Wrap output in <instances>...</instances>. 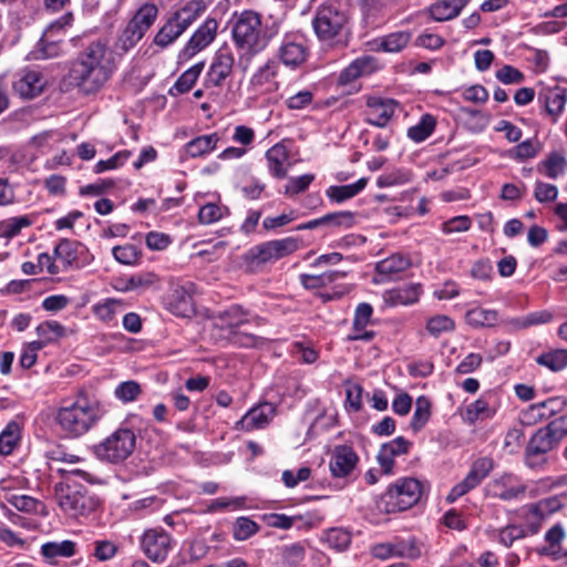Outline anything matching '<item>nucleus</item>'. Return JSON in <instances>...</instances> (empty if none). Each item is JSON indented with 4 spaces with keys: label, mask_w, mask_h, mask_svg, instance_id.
I'll return each mask as SVG.
<instances>
[{
    "label": "nucleus",
    "mask_w": 567,
    "mask_h": 567,
    "mask_svg": "<svg viewBox=\"0 0 567 567\" xmlns=\"http://www.w3.org/2000/svg\"><path fill=\"white\" fill-rule=\"evenodd\" d=\"M203 69H204V62L196 63L193 66H190L189 69H187L176 80L175 84L169 90V93L174 94V91H176L178 94H184V93L188 92L196 83Z\"/></svg>",
    "instance_id": "obj_45"
},
{
    "label": "nucleus",
    "mask_w": 567,
    "mask_h": 567,
    "mask_svg": "<svg viewBox=\"0 0 567 567\" xmlns=\"http://www.w3.org/2000/svg\"><path fill=\"white\" fill-rule=\"evenodd\" d=\"M431 416V401L425 395H421L415 401V410L411 419L410 426L414 432L424 427Z\"/></svg>",
    "instance_id": "obj_46"
},
{
    "label": "nucleus",
    "mask_w": 567,
    "mask_h": 567,
    "mask_svg": "<svg viewBox=\"0 0 567 567\" xmlns=\"http://www.w3.org/2000/svg\"><path fill=\"white\" fill-rule=\"evenodd\" d=\"M205 11L206 3L203 0H187L171 16L186 31Z\"/></svg>",
    "instance_id": "obj_30"
},
{
    "label": "nucleus",
    "mask_w": 567,
    "mask_h": 567,
    "mask_svg": "<svg viewBox=\"0 0 567 567\" xmlns=\"http://www.w3.org/2000/svg\"><path fill=\"white\" fill-rule=\"evenodd\" d=\"M288 150L281 143L275 144L266 152L268 169L274 177L281 179L287 176L288 172L285 167V163L288 161Z\"/></svg>",
    "instance_id": "obj_31"
},
{
    "label": "nucleus",
    "mask_w": 567,
    "mask_h": 567,
    "mask_svg": "<svg viewBox=\"0 0 567 567\" xmlns=\"http://www.w3.org/2000/svg\"><path fill=\"white\" fill-rule=\"evenodd\" d=\"M218 142L219 135L217 133L200 135L185 145V153L190 157H199L214 151Z\"/></svg>",
    "instance_id": "obj_36"
},
{
    "label": "nucleus",
    "mask_w": 567,
    "mask_h": 567,
    "mask_svg": "<svg viewBox=\"0 0 567 567\" xmlns=\"http://www.w3.org/2000/svg\"><path fill=\"white\" fill-rule=\"evenodd\" d=\"M435 126V117L431 114H423L420 121L408 130V137L415 143H421L433 133Z\"/></svg>",
    "instance_id": "obj_44"
},
{
    "label": "nucleus",
    "mask_w": 567,
    "mask_h": 567,
    "mask_svg": "<svg viewBox=\"0 0 567 567\" xmlns=\"http://www.w3.org/2000/svg\"><path fill=\"white\" fill-rule=\"evenodd\" d=\"M422 293L420 284H409L382 293L384 303L389 307L410 306L419 301Z\"/></svg>",
    "instance_id": "obj_25"
},
{
    "label": "nucleus",
    "mask_w": 567,
    "mask_h": 567,
    "mask_svg": "<svg viewBox=\"0 0 567 567\" xmlns=\"http://www.w3.org/2000/svg\"><path fill=\"white\" fill-rule=\"evenodd\" d=\"M378 68V61L371 55H362L344 68L338 78V83L347 85L360 76L371 74Z\"/></svg>",
    "instance_id": "obj_28"
},
{
    "label": "nucleus",
    "mask_w": 567,
    "mask_h": 567,
    "mask_svg": "<svg viewBox=\"0 0 567 567\" xmlns=\"http://www.w3.org/2000/svg\"><path fill=\"white\" fill-rule=\"evenodd\" d=\"M313 179V174H305L297 177H290L287 185L285 186V194L288 196H295L299 193H302L310 186Z\"/></svg>",
    "instance_id": "obj_64"
},
{
    "label": "nucleus",
    "mask_w": 567,
    "mask_h": 567,
    "mask_svg": "<svg viewBox=\"0 0 567 567\" xmlns=\"http://www.w3.org/2000/svg\"><path fill=\"white\" fill-rule=\"evenodd\" d=\"M279 65L274 60H268L262 66H260L251 78L254 85H264L278 75Z\"/></svg>",
    "instance_id": "obj_61"
},
{
    "label": "nucleus",
    "mask_w": 567,
    "mask_h": 567,
    "mask_svg": "<svg viewBox=\"0 0 567 567\" xmlns=\"http://www.w3.org/2000/svg\"><path fill=\"white\" fill-rule=\"evenodd\" d=\"M229 215V209L214 203H208L199 208L198 221L203 225H210Z\"/></svg>",
    "instance_id": "obj_54"
},
{
    "label": "nucleus",
    "mask_w": 567,
    "mask_h": 567,
    "mask_svg": "<svg viewBox=\"0 0 567 567\" xmlns=\"http://www.w3.org/2000/svg\"><path fill=\"white\" fill-rule=\"evenodd\" d=\"M349 19L340 3L329 0L320 4L312 19L317 38L328 44L341 42L347 37Z\"/></svg>",
    "instance_id": "obj_4"
},
{
    "label": "nucleus",
    "mask_w": 567,
    "mask_h": 567,
    "mask_svg": "<svg viewBox=\"0 0 567 567\" xmlns=\"http://www.w3.org/2000/svg\"><path fill=\"white\" fill-rule=\"evenodd\" d=\"M70 16H64L47 28L34 51L35 59L55 58L62 52L64 27L70 23Z\"/></svg>",
    "instance_id": "obj_12"
},
{
    "label": "nucleus",
    "mask_w": 567,
    "mask_h": 567,
    "mask_svg": "<svg viewBox=\"0 0 567 567\" xmlns=\"http://www.w3.org/2000/svg\"><path fill=\"white\" fill-rule=\"evenodd\" d=\"M37 333L47 343H52L65 336V328L55 320H49L37 327Z\"/></svg>",
    "instance_id": "obj_53"
},
{
    "label": "nucleus",
    "mask_w": 567,
    "mask_h": 567,
    "mask_svg": "<svg viewBox=\"0 0 567 567\" xmlns=\"http://www.w3.org/2000/svg\"><path fill=\"white\" fill-rule=\"evenodd\" d=\"M184 32V29L169 16L155 34L153 43L161 49H165L173 44Z\"/></svg>",
    "instance_id": "obj_37"
},
{
    "label": "nucleus",
    "mask_w": 567,
    "mask_h": 567,
    "mask_svg": "<svg viewBox=\"0 0 567 567\" xmlns=\"http://www.w3.org/2000/svg\"><path fill=\"white\" fill-rule=\"evenodd\" d=\"M40 553L50 565H56L62 558H70L76 554V543L70 539L62 542H47L41 545Z\"/></svg>",
    "instance_id": "obj_29"
},
{
    "label": "nucleus",
    "mask_w": 567,
    "mask_h": 567,
    "mask_svg": "<svg viewBox=\"0 0 567 567\" xmlns=\"http://www.w3.org/2000/svg\"><path fill=\"white\" fill-rule=\"evenodd\" d=\"M393 100L369 97L367 100L365 122L378 127H384L391 120L395 110Z\"/></svg>",
    "instance_id": "obj_22"
},
{
    "label": "nucleus",
    "mask_w": 567,
    "mask_h": 567,
    "mask_svg": "<svg viewBox=\"0 0 567 567\" xmlns=\"http://www.w3.org/2000/svg\"><path fill=\"white\" fill-rule=\"evenodd\" d=\"M560 439L549 424L538 429L529 439L525 449V462L528 467H536L546 462L545 455L555 449Z\"/></svg>",
    "instance_id": "obj_9"
},
{
    "label": "nucleus",
    "mask_w": 567,
    "mask_h": 567,
    "mask_svg": "<svg viewBox=\"0 0 567 567\" xmlns=\"http://www.w3.org/2000/svg\"><path fill=\"white\" fill-rule=\"evenodd\" d=\"M282 561L289 567H297L306 555V547L301 543H293L282 547Z\"/></svg>",
    "instance_id": "obj_60"
},
{
    "label": "nucleus",
    "mask_w": 567,
    "mask_h": 567,
    "mask_svg": "<svg viewBox=\"0 0 567 567\" xmlns=\"http://www.w3.org/2000/svg\"><path fill=\"white\" fill-rule=\"evenodd\" d=\"M276 414V406L272 403L265 402L251 408L237 423L236 429L250 432L264 429L269 424Z\"/></svg>",
    "instance_id": "obj_18"
},
{
    "label": "nucleus",
    "mask_w": 567,
    "mask_h": 567,
    "mask_svg": "<svg viewBox=\"0 0 567 567\" xmlns=\"http://www.w3.org/2000/svg\"><path fill=\"white\" fill-rule=\"evenodd\" d=\"M116 70L115 53L103 40L86 45L71 69V78L80 91L93 94L100 91Z\"/></svg>",
    "instance_id": "obj_1"
},
{
    "label": "nucleus",
    "mask_w": 567,
    "mask_h": 567,
    "mask_svg": "<svg viewBox=\"0 0 567 567\" xmlns=\"http://www.w3.org/2000/svg\"><path fill=\"white\" fill-rule=\"evenodd\" d=\"M470 0H437L430 7V14L436 21L456 18Z\"/></svg>",
    "instance_id": "obj_33"
},
{
    "label": "nucleus",
    "mask_w": 567,
    "mask_h": 567,
    "mask_svg": "<svg viewBox=\"0 0 567 567\" xmlns=\"http://www.w3.org/2000/svg\"><path fill=\"white\" fill-rule=\"evenodd\" d=\"M373 308L368 302H361L357 306L352 322V332L347 337L348 341H371L375 333L367 331L365 328L371 322Z\"/></svg>",
    "instance_id": "obj_24"
},
{
    "label": "nucleus",
    "mask_w": 567,
    "mask_h": 567,
    "mask_svg": "<svg viewBox=\"0 0 567 567\" xmlns=\"http://www.w3.org/2000/svg\"><path fill=\"white\" fill-rule=\"evenodd\" d=\"M31 225V220L28 216H18L3 220L0 224L1 235L7 238L17 236L22 228Z\"/></svg>",
    "instance_id": "obj_62"
},
{
    "label": "nucleus",
    "mask_w": 567,
    "mask_h": 567,
    "mask_svg": "<svg viewBox=\"0 0 567 567\" xmlns=\"http://www.w3.org/2000/svg\"><path fill=\"white\" fill-rule=\"evenodd\" d=\"M422 496L421 482L412 477H402L390 485L377 501V507L383 513L403 512L415 505Z\"/></svg>",
    "instance_id": "obj_5"
},
{
    "label": "nucleus",
    "mask_w": 567,
    "mask_h": 567,
    "mask_svg": "<svg viewBox=\"0 0 567 567\" xmlns=\"http://www.w3.org/2000/svg\"><path fill=\"white\" fill-rule=\"evenodd\" d=\"M114 259L123 265L133 266L138 264L142 251L133 244H125L122 246H115L112 249Z\"/></svg>",
    "instance_id": "obj_52"
},
{
    "label": "nucleus",
    "mask_w": 567,
    "mask_h": 567,
    "mask_svg": "<svg viewBox=\"0 0 567 567\" xmlns=\"http://www.w3.org/2000/svg\"><path fill=\"white\" fill-rule=\"evenodd\" d=\"M322 226L350 228L354 224V215L351 212H336L329 213L321 217Z\"/></svg>",
    "instance_id": "obj_58"
},
{
    "label": "nucleus",
    "mask_w": 567,
    "mask_h": 567,
    "mask_svg": "<svg viewBox=\"0 0 567 567\" xmlns=\"http://www.w3.org/2000/svg\"><path fill=\"white\" fill-rule=\"evenodd\" d=\"M218 22L214 18L206 19L193 33L178 54L179 61H188L207 48L216 38Z\"/></svg>",
    "instance_id": "obj_14"
},
{
    "label": "nucleus",
    "mask_w": 567,
    "mask_h": 567,
    "mask_svg": "<svg viewBox=\"0 0 567 567\" xmlns=\"http://www.w3.org/2000/svg\"><path fill=\"white\" fill-rule=\"evenodd\" d=\"M259 525L252 519L241 516L236 519L233 527V536L236 540H246L257 534Z\"/></svg>",
    "instance_id": "obj_56"
},
{
    "label": "nucleus",
    "mask_w": 567,
    "mask_h": 567,
    "mask_svg": "<svg viewBox=\"0 0 567 567\" xmlns=\"http://www.w3.org/2000/svg\"><path fill=\"white\" fill-rule=\"evenodd\" d=\"M145 34L138 30L137 28H134L130 22L121 33V35L117 39L116 42V49L121 51V53H126L131 49H133L144 37Z\"/></svg>",
    "instance_id": "obj_51"
},
{
    "label": "nucleus",
    "mask_w": 567,
    "mask_h": 567,
    "mask_svg": "<svg viewBox=\"0 0 567 567\" xmlns=\"http://www.w3.org/2000/svg\"><path fill=\"white\" fill-rule=\"evenodd\" d=\"M165 308L175 316L188 318L194 315L193 297L185 287L173 288L164 298Z\"/></svg>",
    "instance_id": "obj_23"
},
{
    "label": "nucleus",
    "mask_w": 567,
    "mask_h": 567,
    "mask_svg": "<svg viewBox=\"0 0 567 567\" xmlns=\"http://www.w3.org/2000/svg\"><path fill=\"white\" fill-rule=\"evenodd\" d=\"M136 446L134 431L121 425L102 442L93 446L95 456L104 462L117 464L132 455Z\"/></svg>",
    "instance_id": "obj_6"
},
{
    "label": "nucleus",
    "mask_w": 567,
    "mask_h": 567,
    "mask_svg": "<svg viewBox=\"0 0 567 567\" xmlns=\"http://www.w3.org/2000/svg\"><path fill=\"white\" fill-rule=\"evenodd\" d=\"M567 166L566 157L553 152L545 159L538 163L537 171L548 178L557 179L564 175Z\"/></svg>",
    "instance_id": "obj_38"
},
{
    "label": "nucleus",
    "mask_w": 567,
    "mask_h": 567,
    "mask_svg": "<svg viewBox=\"0 0 567 567\" xmlns=\"http://www.w3.org/2000/svg\"><path fill=\"white\" fill-rule=\"evenodd\" d=\"M359 457L349 445H336L331 452L329 468L333 477H347L355 468Z\"/></svg>",
    "instance_id": "obj_17"
},
{
    "label": "nucleus",
    "mask_w": 567,
    "mask_h": 567,
    "mask_svg": "<svg viewBox=\"0 0 567 567\" xmlns=\"http://www.w3.org/2000/svg\"><path fill=\"white\" fill-rule=\"evenodd\" d=\"M538 102L556 122L564 112L567 102V89L561 86L546 87L538 94Z\"/></svg>",
    "instance_id": "obj_27"
},
{
    "label": "nucleus",
    "mask_w": 567,
    "mask_h": 567,
    "mask_svg": "<svg viewBox=\"0 0 567 567\" xmlns=\"http://www.w3.org/2000/svg\"><path fill=\"white\" fill-rule=\"evenodd\" d=\"M536 362L554 372L560 371L567 367V350L559 349L542 353L536 358Z\"/></svg>",
    "instance_id": "obj_49"
},
{
    "label": "nucleus",
    "mask_w": 567,
    "mask_h": 567,
    "mask_svg": "<svg viewBox=\"0 0 567 567\" xmlns=\"http://www.w3.org/2000/svg\"><path fill=\"white\" fill-rule=\"evenodd\" d=\"M25 482V478L4 480L2 481V489L4 491V499L16 509L25 514L42 513L44 505L38 498L20 494L14 491V483L20 484Z\"/></svg>",
    "instance_id": "obj_16"
},
{
    "label": "nucleus",
    "mask_w": 567,
    "mask_h": 567,
    "mask_svg": "<svg viewBox=\"0 0 567 567\" xmlns=\"http://www.w3.org/2000/svg\"><path fill=\"white\" fill-rule=\"evenodd\" d=\"M493 468L494 461L491 457H480L474 461L464 480L451 489L447 501L454 502L478 486Z\"/></svg>",
    "instance_id": "obj_13"
},
{
    "label": "nucleus",
    "mask_w": 567,
    "mask_h": 567,
    "mask_svg": "<svg viewBox=\"0 0 567 567\" xmlns=\"http://www.w3.org/2000/svg\"><path fill=\"white\" fill-rule=\"evenodd\" d=\"M235 64V56L229 48H220L213 59L207 76L208 82L214 86H220L231 74Z\"/></svg>",
    "instance_id": "obj_20"
},
{
    "label": "nucleus",
    "mask_w": 567,
    "mask_h": 567,
    "mask_svg": "<svg viewBox=\"0 0 567 567\" xmlns=\"http://www.w3.org/2000/svg\"><path fill=\"white\" fill-rule=\"evenodd\" d=\"M410 41V34L406 32H395L383 37L380 41L379 48L384 52H399Z\"/></svg>",
    "instance_id": "obj_59"
},
{
    "label": "nucleus",
    "mask_w": 567,
    "mask_h": 567,
    "mask_svg": "<svg viewBox=\"0 0 567 567\" xmlns=\"http://www.w3.org/2000/svg\"><path fill=\"white\" fill-rule=\"evenodd\" d=\"M527 537V530L523 525L508 524L497 529V540L503 546L509 548L516 540Z\"/></svg>",
    "instance_id": "obj_50"
},
{
    "label": "nucleus",
    "mask_w": 567,
    "mask_h": 567,
    "mask_svg": "<svg viewBox=\"0 0 567 567\" xmlns=\"http://www.w3.org/2000/svg\"><path fill=\"white\" fill-rule=\"evenodd\" d=\"M495 409L489 405L485 398H480L466 406V419L470 423L478 420H488L494 416Z\"/></svg>",
    "instance_id": "obj_48"
},
{
    "label": "nucleus",
    "mask_w": 567,
    "mask_h": 567,
    "mask_svg": "<svg viewBox=\"0 0 567 567\" xmlns=\"http://www.w3.org/2000/svg\"><path fill=\"white\" fill-rule=\"evenodd\" d=\"M45 81L42 74L34 70L22 72L12 83L14 92L23 99L38 96L43 91Z\"/></svg>",
    "instance_id": "obj_26"
},
{
    "label": "nucleus",
    "mask_w": 567,
    "mask_h": 567,
    "mask_svg": "<svg viewBox=\"0 0 567 567\" xmlns=\"http://www.w3.org/2000/svg\"><path fill=\"white\" fill-rule=\"evenodd\" d=\"M426 330L431 336L437 338L442 333L454 331L455 322L449 316L436 315L427 320Z\"/></svg>",
    "instance_id": "obj_55"
},
{
    "label": "nucleus",
    "mask_w": 567,
    "mask_h": 567,
    "mask_svg": "<svg viewBox=\"0 0 567 567\" xmlns=\"http://www.w3.org/2000/svg\"><path fill=\"white\" fill-rule=\"evenodd\" d=\"M489 489L493 497L509 502L522 498L527 487L525 484L518 483L514 475L506 473L493 480Z\"/></svg>",
    "instance_id": "obj_21"
},
{
    "label": "nucleus",
    "mask_w": 567,
    "mask_h": 567,
    "mask_svg": "<svg viewBox=\"0 0 567 567\" xmlns=\"http://www.w3.org/2000/svg\"><path fill=\"white\" fill-rule=\"evenodd\" d=\"M21 439V426L17 421H10L0 433V455H10Z\"/></svg>",
    "instance_id": "obj_39"
},
{
    "label": "nucleus",
    "mask_w": 567,
    "mask_h": 567,
    "mask_svg": "<svg viewBox=\"0 0 567 567\" xmlns=\"http://www.w3.org/2000/svg\"><path fill=\"white\" fill-rule=\"evenodd\" d=\"M132 152L124 150L115 153L113 156H111L107 159H101L99 161L94 167L93 172L95 174L104 173L105 171L116 169L121 166H123L127 159L131 157Z\"/></svg>",
    "instance_id": "obj_57"
},
{
    "label": "nucleus",
    "mask_w": 567,
    "mask_h": 567,
    "mask_svg": "<svg viewBox=\"0 0 567 567\" xmlns=\"http://www.w3.org/2000/svg\"><path fill=\"white\" fill-rule=\"evenodd\" d=\"M346 276L347 274L344 271L329 270L320 275L303 274L300 276V281L306 289L312 290L326 287L339 279L344 278Z\"/></svg>",
    "instance_id": "obj_41"
},
{
    "label": "nucleus",
    "mask_w": 567,
    "mask_h": 567,
    "mask_svg": "<svg viewBox=\"0 0 567 567\" xmlns=\"http://www.w3.org/2000/svg\"><path fill=\"white\" fill-rule=\"evenodd\" d=\"M465 320L467 324L474 328L493 327L498 321V312L493 309L476 307L466 312Z\"/></svg>",
    "instance_id": "obj_40"
},
{
    "label": "nucleus",
    "mask_w": 567,
    "mask_h": 567,
    "mask_svg": "<svg viewBox=\"0 0 567 567\" xmlns=\"http://www.w3.org/2000/svg\"><path fill=\"white\" fill-rule=\"evenodd\" d=\"M141 547L148 559L162 563L172 549V537L163 529H147L141 538Z\"/></svg>",
    "instance_id": "obj_15"
},
{
    "label": "nucleus",
    "mask_w": 567,
    "mask_h": 567,
    "mask_svg": "<svg viewBox=\"0 0 567 567\" xmlns=\"http://www.w3.org/2000/svg\"><path fill=\"white\" fill-rule=\"evenodd\" d=\"M309 49L306 39L299 32L286 33L277 49L279 61L292 70L300 68L307 61Z\"/></svg>",
    "instance_id": "obj_10"
},
{
    "label": "nucleus",
    "mask_w": 567,
    "mask_h": 567,
    "mask_svg": "<svg viewBox=\"0 0 567 567\" xmlns=\"http://www.w3.org/2000/svg\"><path fill=\"white\" fill-rule=\"evenodd\" d=\"M55 498L59 507L71 517L86 516L99 506V501L84 487H56Z\"/></svg>",
    "instance_id": "obj_7"
},
{
    "label": "nucleus",
    "mask_w": 567,
    "mask_h": 567,
    "mask_svg": "<svg viewBox=\"0 0 567 567\" xmlns=\"http://www.w3.org/2000/svg\"><path fill=\"white\" fill-rule=\"evenodd\" d=\"M104 405L80 391L74 400L64 401L56 410L54 422L65 437L79 439L90 432L105 415Z\"/></svg>",
    "instance_id": "obj_2"
},
{
    "label": "nucleus",
    "mask_w": 567,
    "mask_h": 567,
    "mask_svg": "<svg viewBox=\"0 0 567 567\" xmlns=\"http://www.w3.org/2000/svg\"><path fill=\"white\" fill-rule=\"evenodd\" d=\"M368 184V178L362 177L358 179L355 183L348 185H332L329 186L326 190L327 197L334 203H343L348 199L353 198L359 193H361Z\"/></svg>",
    "instance_id": "obj_34"
},
{
    "label": "nucleus",
    "mask_w": 567,
    "mask_h": 567,
    "mask_svg": "<svg viewBox=\"0 0 567 567\" xmlns=\"http://www.w3.org/2000/svg\"><path fill=\"white\" fill-rule=\"evenodd\" d=\"M157 14L158 9L155 4L145 3L137 10L134 17L130 20V23L145 34L155 22Z\"/></svg>",
    "instance_id": "obj_42"
},
{
    "label": "nucleus",
    "mask_w": 567,
    "mask_h": 567,
    "mask_svg": "<svg viewBox=\"0 0 567 567\" xmlns=\"http://www.w3.org/2000/svg\"><path fill=\"white\" fill-rule=\"evenodd\" d=\"M114 394L122 402H132L141 394V386L135 381H125L115 388Z\"/></svg>",
    "instance_id": "obj_63"
},
{
    "label": "nucleus",
    "mask_w": 567,
    "mask_h": 567,
    "mask_svg": "<svg viewBox=\"0 0 567 567\" xmlns=\"http://www.w3.org/2000/svg\"><path fill=\"white\" fill-rule=\"evenodd\" d=\"M298 247V239L295 237L269 240L251 247L246 252L245 260L251 266H259L288 256Z\"/></svg>",
    "instance_id": "obj_8"
},
{
    "label": "nucleus",
    "mask_w": 567,
    "mask_h": 567,
    "mask_svg": "<svg viewBox=\"0 0 567 567\" xmlns=\"http://www.w3.org/2000/svg\"><path fill=\"white\" fill-rule=\"evenodd\" d=\"M315 92L310 89H303L297 92L288 91L285 99V106L291 112L305 111L313 103Z\"/></svg>",
    "instance_id": "obj_43"
},
{
    "label": "nucleus",
    "mask_w": 567,
    "mask_h": 567,
    "mask_svg": "<svg viewBox=\"0 0 567 567\" xmlns=\"http://www.w3.org/2000/svg\"><path fill=\"white\" fill-rule=\"evenodd\" d=\"M82 245L76 240L61 239L54 248V258L61 265V270L70 268L78 259Z\"/></svg>",
    "instance_id": "obj_35"
},
{
    "label": "nucleus",
    "mask_w": 567,
    "mask_h": 567,
    "mask_svg": "<svg viewBox=\"0 0 567 567\" xmlns=\"http://www.w3.org/2000/svg\"><path fill=\"white\" fill-rule=\"evenodd\" d=\"M410 266L411 260L408 256L393 254L377 262L375 270L380 276L392 279L409 269Z\"/></svg>",
    "instance_id": "obj_32"
},
{
    "label": "nucleus",
    "mask_w": 567,
    "mask_h": 567,
    "mask_svg": "<svg viewBox=\"0 0 567 567\" xmlns=\"http://www.w3.org/2000/svg\"><path fill=\"white\" fill-rule=\"evenodd\" d=\"M412 445L413 443L403 436H398L390 442L383 443L377 456L383 473L391 474L394 466V458L406 455Z\"/></svg>",
    "instance_id": "obj_19"
},
{
    "label": "nucleus",
    "mask_w": 567,
    "mask_h": 567,
    "mask_svg": "<svg viewBox=\"0 0 567 567\" xmlns=\"http://www.w3.org/2000/svg\"><path fill=\"white\" fill-rule=\"evenodd\" d=\"M262 319L251 315L239 305H231L227 309L219 311L214 319V327L227 331V336L237 333L241 327L254 324L261 326Z\"/></svg>",
    "instance_id": "obj_11"
},
{
    "label": "nucleus",
    "mask_w": 567,
    "mask_h": 567,
    "mask_svg": "<svg viewBox=\"0 0 567 567\" xmlns=\"http://www.w3.org/2000/svg\"><path fill=\"white\" fill-rule=\"evenodd\" d=\"M323 540L330 548L338 551L346 550L351 543V534L341 527L329 528L324 532Z\"/></svg>",
    "instance_id": "obj_47"
},
{
    "label": "nucleus",
    "mask_w": 567,
    "mask_h": 567,
    "mask_svg": "<svg viewBox=\"0 0 567 567\" xmlns=\"http://www.w3.org/2000/svg\"><path fill=\"white\" fill-rule=\"evenodd\" d=\"M230 27L231 40L239 53L238 65L246 72L252 58L267 48L271 35L262 25L261 16L252 10L235 13Z\"/></svg>",
    "instance_id": "obj_3"
}]
</instances>
